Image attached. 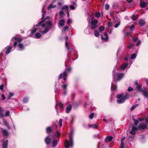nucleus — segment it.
I'll use <instances>...</instances> for the list:
<instances>
[{"mask_svg": "<svg viewBox=\"0 0 148 148\" xmlns=\"http://www.w3.org/2000/svg\"><path fill=\"white\" fill-rule=\"evenodd\" d=\"M128 65H121L119 68L115 66L112 71L113 81L111 84V89L113 90H116L117 87V84L115 81L119 82L122 78L124 75V73H121L119 71H122L127 67Z\"/></svg>", "mask_w": 148, "mask_h": 148, "instance_id": "f257e3e1", "label": "nucleus"}, {"mask_svg": "<svg viewBox=\"0 0 148 148\" xmlns=\"http://www.w3.org/2000/svg\"><path fill=\"white\" fill-rule=\"evenodd\" d=\"M74 132V129H71L69 133V141L68 140H66L64 142L65 148H69L70 147H71L73 146V138Z\"/></svg>", "mask_w": 148, "mask_h": 148, "instance_id": "f03ea898", "label": "nucleus"}, {"mask_svg": "<svg viewBox=\"0 0 148 148\" xmlns=\"http://www.w3.org/2000/svg\"><path fill=\"white\" fill-rule=\"evenodd\" d=\"M57 144V140L54 136L53 134L47 136V145H51L53 148L55 147Z\"/></svg>", "mask_w": 148, "mask_h": 148, "instance_id": "7ed1b4c3", "label": "nucleus"}, {"mask_svg": "<svg viewBox=\"0 0 148 148\" xmlns=\"http://www.w3.org/2000/svg\"><path fill=\"white\" fill-rule=\"evenodd\" d=\"M71 68L70 67H69L66 70L63 72V79L64 80H66L67 78V76L68 74H69L71 71ZM63 75L62 74H61L59 75L58 78L60 79L62 78V77Z\"/></svg>", "mask_w": 148, "mask_h": 148, "instance_id": "20e7f679", "label": "nucleus"}, {"mask_svg": "<svg viewBox=\"0 0 148 148\" xmlns=\"http://www.w3.org/2000/svg\"><path fill=\"white\" fill-rule=\"evenodd\" d=\"M141 87V86L139 85L136 86L135 88L138 91L142 92L144 96L146 97L148 99V92L145 91V89H142Z\"/></svg>", "mask_w": 148, "mask_h": 148, "instance_id": "39448f33", "label": "nucleus"}, {"mask_svg": "<svg viewBox=\"0 0 148 148\" xmlns=\"http://www.w3.org/2000/svg\"><path fill=\"white\" fill-rule=\"evenodd\" d=\"M129 98V94L128 93H126L124 96L117 100V103L119 104L123 103L125 102V100L128 99Z\"/></svg>", "mask_w": 148, "mask_h": 148, "instance_id": "423d86ee", "label": "nucleus"}, {"mask_svg": "<svg viewBox=\"0 0 148 148\" xmlns=\"http://www.w3.org/2000/svg\"><path fill=\"white\" fill-rule=\"evenodd\" d=\"M46 19V17L43 19L41 21L38 22L36 25V27H38L41 25V27H45L46 25V22H45Z\"/></svg>", "mask_w": 148, "mask_h": 148, "instance_id": "0eeeda50", "label": "nucleus"}, {"mask_svg": "<svg viewBox=\"0 0 148 148\" xmlns=\"http://www.w3.org/2000/svg\"><path fill=\"white\" fill-rule=\"evenodd\" d=\"M46 19V17L43 19L41 21L38 22L36 25V27H38L41 25V27H45L46 25V22H45Z\"/></svg>", "mask_w": 148, "mask_h": 148, "instance_id": "6e6552de", "label": "nucleus"}, {"mask_svg": "<svg viewBox=\"0 0 148 148\" xmlns=\"http://www.w3.org/2000/svg\"><path fill=\"white\" fill-rule=\"evenodd\" d=\"M46 19V17L43 19L41 21L38 22L36 25V27H38L41 25V27H45L46 25V22H45Z\"/></svg>", "mask_w": 148, "mask_h": 148, "instance_id": "1a4fd4ad", "label": "nucleus"}, {"mask_svg": "<svg viewBox=\"0 0 148 148\" xmlns=\"http://www.w3.org/2000/svg\"><path fill=\"white\" fill-rule=\"evenodd\" d=\"M98 22L97 20L95 19L92 20L91 22V28L92 29H95L97 27Z\"/></svg>", "mask_w": 148, "mask_h": 148, "instance_id": "9d476101", "label": "nucleus"}, {"mask_svg": "<svg viewBox=\"0 0 148 148\" xmlns=\"http://www.w3.org/2000/svg\"><path fill=\"white\" fill-rule=\"evenodd\" d=\"M56 6L57 5L55 3V2L53 0L51 3L49 5L47 8V9L48 10H50L52 8H55Z\"/></svg>", "mask_w": 148, "mask_h": 148, "instance_id": "9b49d317", "label": "nucleus"}, {"mask_svg": "<svg viewBox=\"0 0 148 148\" xmlns=\"http://www.w3.org/2000/svg\"><path fill=\"white\" fill-rule=\"evenodd\" d=\"M53 25L50 21H47V32L51 30L52 28Z\"/></svg>", "mask_w": 148, "mask_h": 148, "instance_id": "f8f14e48", "label": "nucleus"}, {"mask_svg": "<svg viewBox=\"0 0 148 148\" xmlns=\"http://www.w3.org/2000/svg\"><path fill=\"white\" fill-rule=\"evenodd\" d=\"M139 130H141L146 129L147 127V125L146 124H143V123H140L139 125Z\"/></svg>", "mask_w": 148, "mask_h": 148, "instance_id": "ddd939ff", "label": "nucleus"}, {"mask_svg": "<svg viewBox=\"0 0 148 148\" xmlns=\"http://www.w3.org/2000/svg\"><path fill=\"white\" fill-rule=\"evenodd\" d=\"M66 39V41L65 42V46L67 49L69 51H72L73 50V49L71 47H70L69 46V44L67 42V40L68 39V37L66 36L65 37Z\"/></svg>", "mask_w": 148, "mask_h": 148, "instance_id": "4468645a", "label": "nucleus"}, {"mask_svg": "<svg viewBox=\"0 0 148 148\" xmlns=\"http://www.w3.org/2000/svg\"><path fill=\"white\" fill-rule=\"evenodd\" d=\"M15 40H16V41L18 42H20L22 41V39L16 37H14L12 38L11 39V41L12 42H13Z\"/></svg>", "mask_w": 148, "mask_h": 148, "instance_id": "2eb2a0df", "label": "nucleus"}, {"mask_svg": "<svg viewBox=\"0 0 148 148\" xmlns=\"http://www.w3.org/2000/svg\"><path fill=\"white\" fill-rule=\"evenodd\" d=\"M54 1L55 2V3L58 4L59 6L57 7V8L58 9H59L60 8V5H62V3H63L64 1L63 0H54Z\"/></svg>", "mask_w": 148, "mask_h": 148, "instance_id": "dca6fc26", "label": "nucleus"}, {"mask_svg": "<svg viewBox=\"0 0 148 148\" xmlns=\"http://www.w3.org/2000/svg\"><path fill=\"white\" fill-rule=\"evenodd\" d=\"M115 23H117L116 24L114 25V27L116 28H117L120 25L121 22L119 18L116 17V18H115Z\"/></svg>", "mask_w": 148, "mask_h": 148, "instance_id": "f3484780", "label": "nucleus"}, {"mask_svg": "<svg viewBox=\"0 0 148 148\" xmlns=\"http://www.w3.org/2000/svg\"><path fill=\"white\" fill-rule=\"evenodd\" d=\"M8 140H6L4 141L2 144V148H8Z\"/></svg>", "mask_w": 148, "mask_h": 148, "instance_id": "a211bd4d", "label": "nucleus"}, {"mask_svg": "<svg viewBox=\"0 0 148 148\" xmlns=\"http://www.w3.org/2000/svg\"><path fill=\"white\" fill-rule=\"evenodd\" d=\"M104 36L106 38H105L103 36H102L101 39L105 41H107L108 39V34L106 32H105Z\"/></svg>", "mask_w": 148, "mask_h": 148, "instance_id": "6ab92c4d", "label": "nucleus"}, {"mask_svg": "<svg viewBox=\"0 0 148 148\" xmlns=\"http://www.w3.org/2000/svg\"><path fill=\"white\" fill-rule=\"evenodd\" d=\"M2 133L3 136H8L9 134L8 131L5 129H3L2 130Z\"/></svg>", "mask_w": 148, "mask_h": 148, "instance_id": "aec40b11", "label": "nucleus"}, {"mask_svg": "<svg viewBox=\"0 0 148 148\" xmlns=\"http://www.w3.org/2000/svg\"><path fill=\"white\" fill-rule=\"evenodd\" d=\"M18 47L19 48V50H23L24 49V47L23 44L20 43L17 45Z\"/></svg>", "mask_w": 148, "mask_h": 148, "instance_id": "412c9836", "label": "nucleus"}, {"mask_svg": "<svg viewBox=\"0 0 148 148\" xmlns=\"http://www.w3.org/2000/svg\"><path fill=\"white\" fill-rule=\"evenodd\" d=\"M113 138L112 136H107L105 139V141L106 142H108L109 141H111L113 139Z\"/></svg>", "mask_w": 148, "mask_h": 148, "instance_id": "4be33fe9", "label": "nucleus"}, {"mask_svg": "<svg viewBox=\"0 0 148 148\" xmlns=\"http://www.w3.org/2000/svg\"><path fill=\"white\" fill-rule=\"evenodd\" d=\"M64 23L65 21L64 20L61 19L60 20L58 24L59 27H60V26H63L64 25Z\"/></svg>", "mask_w": 148, "mask_h": 148, "instance_id": "5701e85b", "label": "nucleus"}, {"mask_svg": "<svg viewBox=\"0 0 148 148\" xmlns=\"http://www.w3.org/2000/svg\"><path fill=\"white\" fill-rule=\"evenodd\" d=\"M145 24V22L144 20H141L139 22V24L140 26H143Z\"/></svg>", "mask_w": 148, "mask_h": 148, "instance_id": "b1692460", "label": "nucleus"}, {"mask_svg": "<svg viewBox=\"0 0 148 148\" xmlns=\"http://www.w3.org/2000/svg\"><path fill=\"white\" fill-rule=\"evenodd\" d=\"M12 47H9L5 51V54L6 55L8 54L11 51L12 49Z\"/></svg>", "mask_w": 148, "mask_h": 148, "instance_id": "393cba45", "label": "nucleus"}, {"mask_svg": "<svg viewBox=\"0 0 148 148\" xmlns=\"http://www.w3.org/2000/svg\"><path fill=\"white\" fill-rule=\"evenodd\" d=\"M72 108L71 106L70 105L68 106L66 108V113H69Z\"/></svg>", "mask_w": 148, "mask_h": 148, "instance_id": "a878e982", "label": "nucleus"}, {"mask_svg": "<svg viewBox=\"0 0 148 148\" xmlns=\"http://www.w3.org/2000/svg\"><path fill=\"white\" fill-rule=\"evenodd\" d=\"M52 131V128L51 127H47V133L48 134L51 133Z\"/></svg>", "mask_w": 148, "mask_h": 148, "instance_id": "bb28decb", "label": "nucleus"}, {"mask_svg": "<svg viewBox=\"0 0 148 148\" xmlns=\"http://www.w3.org/2000/svg\"><path fill=\"white\" fill-rule=\"evenodd\" d=\"M138 16L137 15H133L132 16L131 19L133 21H135L137 19Z\"/></svg>", "mask_w": 148, "mask_h": 148, "instance_id": "cd10ccee", "label": "nucleus"}, {"mask_svg": "<svg viewBox=\"0 0 148 148\" xmlns=\"http://www.w3.org/2000/svg\"><path fill=\"white\" fill-rule=\"evenodd\" d=\"M35 38H39L41 37V34L39 33H37L35 35Z\"/></svg>", "mask_w": 148, "mask_h": 148, "instance_id": "c85d7f7f", "label": "nucleus"}, {"mask_svg": "<svg viewBox=\"0 0 148 148\" xmlns=\"http://www.w3.org/2000/svg\"><path fill=\"white\" fill-rule=\"evenodd\" d=\"M140 5V7L142 8H143L146 6V3L143 2H141Z\"/></svg>", "mask_w": 148, "mask_h": 148, "instance_id": "c756f323", "label": "nucleus"}, {"mask_svg": "<svg viewBox=\"0 0 148 148\" xmlns=\"http://www.w3.org/2000/svg\"><path fill=\"white\" fill-rule=\"evenodd\" d=\"M138 106L139 105L138 104H136L132 106L130 108V110L132 111L136 107Z\"/></svg>", "mask_w": 148, "mask_h": 148, "instance_id": "7c9ffc66", "label": "nucleus"}, {"mask_svg": "<svg viewBox=\"0 0 148 148\" xmlns=\"http://www.w3.org/2000/svg\"><path fill=\"white\" fill-rule=\"evenodd\" d=\"M73 4L74 5H71L70 6V8L71 9L73 10H74L75 9L76 6V3L75 2H74Z\"/></svg>", "mask_w": 148, "mask_h": 148, "instance_id": "2f4dec72", "label": "nucleus"}, {"mask_svg": "<svg viewBox=\"0 0 148 148\" xmlns=\"http://www.w3.org/2000/svg\"><path fill=\"white\" fill-rule=\"evenodd\" d=\"M45 7V6H44L42 8V12L43 14L42 15V17L41 18V19H43V18L45 17V14H44L45 13H46V11H45L44 10V9Z\"/></svg>", "mask_w": 148, "mask_h": 148, "instance_id": "473e14b6", "label": "nucleus"}, {"mask_svg": "<svg viewBox=\"0 0 148 148\" xmlns=\"http://www.w3.org/2000/svg\"><path fill=\"white\" fill-rule=\"evenodd\" d=\"M69 28V26H66L64 27L62 30V33L64 32L66 30H67Z\"/></svg>", "mask_w": 148, "mask_h": 148, "instance_id": "72a5a7b5", "label": "nucleus"}, {"mask_svg": "<svg viewBox=\"0 0 148 148\" xmlns=\"http://www.w3.org/2000/svg\"><path fill=\"white\" fill-rule=\"evenodd\" d=\"M67 87V84H64L62 85V88L64 91L66 90Z\"/></svg>", "mask_w": 148, "mask_h": 148, "instance_id": "f704fd0d", "label": "nucleus"}, {"mask_svg": "<svg viewBox=\"0 0 148 148\" xmlns=\"http://www.w3.org/2000/svg\"><path fill=\"white\" fill-rule=\"evenodd\" d=\"M133 120L134 121V125L136 126L139 123V121L134 119H133Z\"/></svg>", "mask_w": 148, "mask_h": 148, "instance_id": "c9c22d12", "label": "nucleus"}, {"mask_svg": "<svg viewBox=\"0 0 148 148\" xmlns=\"http://www.w3.org/2000/svg\"><path fill=\"white\" fill-rule=\"evenodd\" d=\"M136 56V55L135 53H134L132 54L131 57V58L132 60H133L135 58Z\"/></svg>", "mask_w": 148, "mask_h": 148, "instance_id": "e433bc0d", "label": "nucleus"}, {"mask_svg": "<svg viewBox=\"0 0 148 148\" xmlns=\"http://www.w3.org/2000/svg\"><path fill=\"white\" fill-rule=\"evenodd\" d=\"M101 15L100 13L99 12H96L95 14V16L96 17H99Z\"/></svg>", "mask_w": 148, "mask_h": 148, "instance_id": "4c0bfd02", "label": "nucleus"}, {"mask_svg": "<svg viewBox=\"0 0 148 148\" xmlns=\"http://www.w3.org/2000/svg\"><path fill=\"white\" fill-rule=\"evenodd\" d=\"M95 36L97 37H98L99 36V33L97 30H95L94 32Z\"/></svg>", "mask_w": 148, "mask_h": 148, "instance_id": "58836bf2", "label": "nucleus"}, {"mask_svg": "<svg viewBox=\"0 0 148 148\" xmlns=\"http://www.w3.org/2000/svg\"><path fill=\"white\" fill-rule=\"evenodd\" d=\"M89 126L90 127H92L93 128H97V126L95 124H92V125H89Z\"/></svg>", "mask_w": 148, "mask_h": 148, "instance_id": "ea45409f", "label": "nucleus"}, {"mask_svg": "<svg viewBox=\"0 0 148 148\" xmlns=\"http://www.w3.org/2000/svg\"><path fill=\"white\" fill-rule=\"evenodd\" d=\"M132 130L135 131L138 130H139L138 126L137 127L135 126H133L132 127Z\"/></svg>", "mask_w": 148, "mask_h": 148, "instance_id": "a19ab883", "label": "nucleus"}, {"mask_svg": "<svg viewBox=\"0 0 148 148\" xmlns=\"http://www.w3.org/2000/svg\"><path fill=\"white\" fill-rule=\"evenodd\" d=\"M10 111L9 110L6 111L5 115L6 116H8L10 115Z\"/></svg>", "mask_w": 148, "mask_h": 148, "instance_id": "79ce46f5", "label": "nucleus"}, {"mask_svg": "<svg viewBox=\"0 0 148 148\" xmlns=\"http://www.w3.org/2000/svg\"><path fill=\"white\" fill-rule=\"evenodd\" d=\"M14 95V94L13 93H11V92H10L9 93V95L8 98V100L11 97H12Z\"/></svg>", "mask_w": 148, "mask_h": 148, "instance_id": "37998d69", "label": "nucleus"}, {"mask_svg": "<svg viewBox=\"0 0 148 148\" xmlns=\"http://www.w3.org/2000/svg\"><path fill=\"white\" fill-rule=\"evenodd\" d=\"M62 119H60L59 120V126L61 127L62 125Z\"/></svg>", "mask_w": 148, "mask_h": 148, "instance_id": "c03bdc74", "label": "nucleus"}, {"mask_svg": "<svg viewBox=\"0 0 148 148\" xmlns=\"http://www.w3.org/2000/svg\"><path fill=\"white\" fill-rule=\"evenodd\" d=\"M124 145L125 144L124 142L123 141H121L120 148H124Z\"/></svg>", "mask_w": 148, "mask_h": 148, "instance_id": "a18cd8bd", "label": "nucleus"}, {"mask_svg": "<svg viewBox=\"0 0 148 148\" xmlns=\"http://www.w3.org/2000/svg\"><path fill=\"white\" fill-rule=\"evenodd\" d=\"M28 100V98L27 97H25L23 99V102L24 103H26L27 102Z\"/></svg>", "mask_w": 148, "mask_h": 148, "instance_id": "49530a36", "label": "nucleus"}, {"mask_svg": "<svg viewBox=\"0 0 148 148\" xmlns=\"http://www.w3.org/2000/svg\"><path fill=\"white\" fill-rule=\"evenodd\" d=\"M4 116V113H3L2 111L0 112V118H3Z\"/></svg>", "mask_w": 148, "mask_h": 148, "instance_id": "de8ad7c7", "label": "nucleus"}, {"mask_svg": "<svg viewBox=\"0 0 148 148\" xmlns=\"http://www.w3.org/2000/svg\"><path fill=\"white\" fill-rule=\"evenodd\" d=\"M94 116V113H91L89 116V118L90 119H92Z\"/></svg>", "mask_w": 148, "mask_h": 148, "instance_id": "09e8293b", "label": "nucleus"}, {"mask_svg": "<svg viewBox=\"0 0 148 148\" xmlns=\"http://www.w3.org/2000/svg\"><path fill=\"white\" fill-rule=\"evenodd\" d=\"M134 45L132 43H130L129 46H127V47L130 49H132L134 46Z\"/></svg>", "mask_w": 148, "mask_h": 148, "instance_id": "8fccbe9b", "label": "nucleus"}, {"mask_svg": "<svg viewBox=\"0 0 148 148\" xmlns=\"http://www.w3.org/2000/svg\"><path fill=\"white\" fill-rule=\"evenodd\" d=\"M68 6L66 5H65L62 7V9L63 10H64L65 9H66L68 11Z\"/></svg>", "mask_w": 148, "mask_h": 148, "instance_id": "3c124183", "label": "nucleus"}, {"mask_svg": "<svg viewBox=\"0 0 148 148\" xmlns=\"http://www.w3.org/2000/svg\"><path fill=\"white\" fill-rule=\"evenodd\" d=\"M123 95L122 94H120L119 95H117L116 98L118 99H120L122 97Z\"/></svg>", "mask_w": 148, "mask_h": 148, "instance_id": "603ef678", "label": "nucleus"}, {"mask_svg": "<svg viewBox=\"0 0 148 148\" xmlns=\"http://www.w3.org/2000/svg\"><path fill=\"white\" fill-rule=\"evenodd\" d=\"M105 27L103 26H101L100 27L99 30L100 32H101L103 30H104Z\"/></svg>", "mask_w": 148, "mask_h": 148, "instance_id": "864d4df0", "label": "nucleus"}, {"mask_svg": "<svg viewBox=\"0 0 148 148\" xmlns=\"http://www.w3.org/2000/svg\"><path fill=\"white\" fill-rule=\"evenodd\" d=\"M58 104L60 108H63V104H62V103H61V102L59 103H58Z\"/></svg>", "mask_w": 148, "mask_h": 148, "instance_id": "5fc2aeb1", "label": "nucleus"}, {"mask_svg": "<svg viewBox=\"0 0 148 148\" xmlns=\"http://www.w3.org/2000/svg\"><path fill=\"white\" fill-rule=\"evenodd\" d=\"M109 8V5L108 4H106L105 5V8L106 10H108Z\"/></svg>", "mask_w": 148, "mask_h": 148, "instance_id": "6e6d98bb", "label": "nucleus"}, {"mask_svg": "<svg viewBox=\"0 0 148 148\" xmlns=\"http://www.w3.org/2000/svg\"><path fill=\"white\" fill-rule=\"evenodd\" d=\"M55 135L56 137H58L60 136V134L58 131H56L55 132Z\"/></svg>", "mask_w": 148, "mask_h": 148, "instance_id": "4d7b16f0", "label": "nucleus"}, {"mask_svg": "<svg viewBox=\"0 0 148 148\" xmlns=\"http://www.w3.org/2000/svg\"><path fill=\"white\" fill-rule=\"evenodd\" d=\"M135 133H136V132H135V131L132 130L130 132V134L133 135H135Z\"/></svg>", "mask_w": 148, "mask_h": 148, "instance_id": "13d9d810", "label": "nucleus"}, {"mask_svg": "<svg viewBox=\"0 0 148 148\" xmlns=\"http://www.w3.org/2000/svg\"><path fill=\"white\" fill-rule=\"evenodd\" d=\"M37 29L36 28H35L31 32V33L33 34H34L35 32H36L37 31Z\"/></svg>", "mask_w": 148, "mask_h": 148, "instance_id": "bf43d9fd", "label": "nucleus"}, {"mask_svg": "<svg viewBox=\"0 0 148 148\" xmlns=\"http://www.w3.org/2000/svg\"><path fill=\"white\" fill-rule=\"evenodd\" d=\"M133 90V89L130 87H129L128 89V91L129 92L132 91Z\"/></svg>", "mask_w": 148, "mask_h": 148, "instance_id": "052dcab7", "label": "nucleus"}, {"mask_svg": "<svg viewBox=\"0 0 148 148\" xmlns=\"http://www.w3.org/2000/svg\"><path fill=\"white\" fill-rule=\"evenodd\" d=\"M141 41L140 40H139L137 43L136 44V46H138L141 43Z\"/></svg>", "mask_w": 148, "mask_h": 148, "instance_id": "680f3d73", "label": "nucleus"}, {"mask_svg": "<svg viewBox=\"0 0 148 148\" xmlns=\"http://www.w3.org/2000/svg\"><path fill=\"white\" fill-rule=\"evenodd\" d=\"M59 14L60 16H62L64 14V13L63 11H60Z\"/></svg>", "mask_w": 148, "mask_h": 148, "instance_id": "e2e57ef3", "label": "nucleus"}, {"mask_svg": "<svg viewBox=\"0 0 148 148\" xmlns=\"http://www.w3.org/2000/svg\"><path fill=\"white\" fill-rule=\"evenodd\" d=\"M41 33L42 34H45L46 33V27H45V29L44 30H43L41 32Z\"/></svg>", "mask_w": 148, "mask_h": 148, "instance_id": "0e129e2a", "label": "nucleus"}, {"mask_svg": "<svg viewBox=\"0 0 148 148\" xmlns=\"http://www.w3.org/2000/svg\"><path fill=\"white\" fill-rule=\"evenodd\" d=\"M1 100L2 101L4 100L5 98V95H1Z\"/></svg>", "mask_w": 148, "mask_h": 148, "instance_id": "69168bd1", "label": "nucleus"}, {"mask_svg": "<svg viewBox=\"0 0 148 148\" xmlns=\"http://www.w3.org/2000/svg\"><path fill=\"white\" fill-rule=\"evenodd\" d=\"M134 28V26L133 25H132L131 26L130 29L131 31H132L133 30Z\"/></svg>", "mask_w": 148, "mask_h": 148, "instance_id": "338daca9", "label": "nucleus"}, {"mask_svg": "<svg viewBox=\"0 0 148 148\" xmlns=\"http://www.w3.org/2000/svg\"><path fill=\"white\" fill-rule=\"evenodd\" d=\"M138 39V38L137 37H135L133 38L132 41L133 42H134L137 40Z\"/></svg>", "mask_w": 148, "mask_h": 148, "instance_id": "774afa93", "label": "nucleus"}]
</instances>
